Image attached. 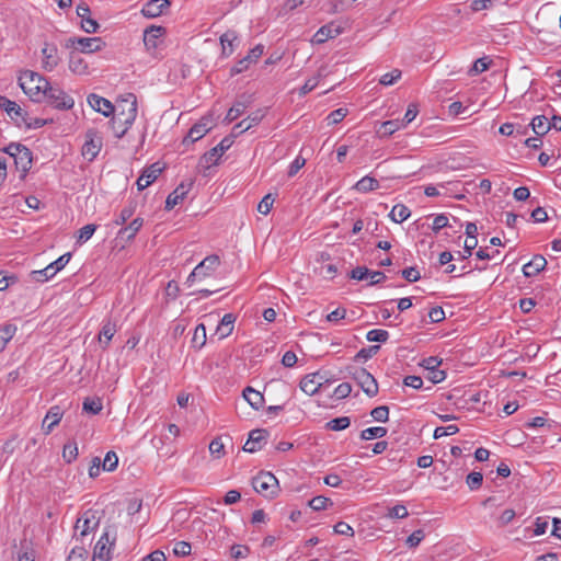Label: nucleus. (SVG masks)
Instances as JSON below:
<instances>
[{
	"label": "nucleus",
	"mask_w": 561,
	"mask_h": 561,
	"mask_svg": "<svg viewBox=\"0 0 561 561\" xmlns=\"http://www.w3.org/2000/svg\"><path fill=\"white\" fill-rule=\"evenodd\" d=\"M210 127L208 126L207 119H202L199 123L193 125L187 134V136L184 138L183 142H195L203 138L208 131Z\"/></svg>",
	"instance_id": "nucleus-25"
},
{
	"label": "nucleus",
	"mask_w": 561,
	"mask_h": 561,
	"mask_svg": "<svg viewBox=\"0 0 561 561\" xmlns=\"http://www.w3.org/2000/svg\"><path fill=\"white\" fill-rule=\"evenodd\" d=\"M162 171L163 167H161L159 162H154L150 167L146 168L141 175L137 179L136 184L138 191H144L147 188L158 179Z\"/></svg>",
	"instance_id": "nucleus-11"
},
{
	"label": "nucleus",
	"mask_w": 561,
	"mask_h": 561,
	"mask_svg": "<svg viewBox=\"0 0 561 561\" xmlns=\"http://www.w3.org/2000/svg\"><path fill=\"white\" fill-rule=\"evenodd\" d=\"M547 261L542 255H535L528 263L523 266V273L526 277L536 276L545 268Z\"/></svg>",
	"instance_id": "nucleus-26"
},
{
	"label": "nucleus",
	"mask_w": 561,
	"mask_h": 561,
	"mask_svg": "<svg viewBox=\"0 0 561 561\" xmlns=\"http://www.w3.org/2000/svg\"><path fill=\"white\" fill-rule=\"evenodd\" d=\"M144 225V219L140 217L135 218L128 226L122 228L118 233L117 238L124 239L126 241H130L135 238L137 232L140 230V228Z\"/></svg>",
	"instance_id": "nucleus-28"
},
{
	"label": "nucleus",
	"mask_w": 561,
	"mask_h": 561,
	"mask_svg": "<svg viewBox=\"0 0 561 561\" xmlns=\"http://www.w3.org/2000/svg\"><path fill=\"white\" fill-rule=\"evenodd\" d=\"M79 46L78 53L92 54L101 50L105 43L100 37H71L67 46Z\"/></svg>",
	"instance_id": "nucleus-8"
},
{
	"label": "nucleus",
	"mask_w": 561,
	"mask_h": 561,
	"mask_svg": "<svg viewBox=\"0 0 561 561\" xmlns=\"http://www.w3.org/2000/svg\"><path fill=\"white\" fill-rule=\"evenodd\" d=\"M88 103L94 111L103 114L106 117L114 114V105L107 99L95 93H91L88 96Z\"/></svg>",
	"instance_id": "nucleus-15"
},
{
	"label": "nucleus",
	"mask_w": 561,
	"mask_h": 561,
	"mask_svg": "<svg viewBox=\"0 0 561 561\" xmlns=\"http://www.w3.org/2000/svg\"><path fill=\"white\" fill-rule=\"evenodd\" d=\"M327 75H328V72H327L325 67L319 68L318 72L314 77L306 80L305 84L299 90V95L304 96V95L308 94L309 92H311L313 89H316V87L319 84L320 80L322 78H324Z\"/></svg>",
	"instance_id": "nucleus-30"
},
{
	"label": "nucleus",
	"mask_w": 561,
	"mask_h": 561,
	"mask_svg": "<svg viewBox=\"0 0 561 561\" xmlns=\"http://www.w3.org/2000/svg\"><path fill=\"white\" fill-rule=\"evenodd\" d=\"M234 321H236V318L232 313H226L221 318V320L217 327V332L220 334L221 337H226L231 334V332L233 330Z\"/></svg>",
	"instance_id": "nucleus-33"
},
{
	"label": "nucleus",
	"mask_w": 561,
	"mask_h": 561,
	"mask_svg": "<svg viewBox=\"0 0 561 561\" xmlns=\"http://www.w3.org/2000/svg\"><path fill=\"white\" fill-rule=\"evenodd\" d=\"M351 420L348 416L335 417L327 423V428L331 431H342L350 426Z\"/></svg>",
	"instance_id": "nucleus-42"
},
{
	"label": "nucleus",
	"mask_w": 561,
	"mask_h": 561,
	"mask_svg": "<svg viewBox=\"0 0 561 561\" xmlns=\"http://www.w3.org/2000/svg\"><path fill=\"white\" fill-rule=\"evenodd\" d=\"M99 522L95 519V515L92 511H87L82 514L81 517H79L77 519V523H76V526H75V529L76 531L80 530V536L81 537H84L87 536L90 531H92L93 529H95V527L98 526Z\"/></svg>",
	"instance_id": "nucleus-17"
},
{
	"label": "nucleus",
	"mask_w": 561,
	"mask_h": 561,
	"mask_svg": "<svg viewBox=\"0 0 561 561\" xmlns=\"http://www.w3.org/2000/svg\"><path fill=\"white\" fill-rule=\"evenodd\" d=\"M267 108H259L252 112L247 118H244L249 125V127H253L259 125L262 119L266 116Z\"/></svg>",
	"instance_id": "nucleus-51"
},
{
	"label": "nucleus",
	"mask_w": 561,
	"mask_h": 561,
	"mask_svg": "<svg viewBox=\"0 0 561 561\" xmlns=\"http://www.w3.org/2000/svg\"><path fill=\"white\" fill-rule=\"evenodd\" d=\"M42 68L45 71L50 72L59 65L60 58L56 45L46 43L42 48Z\"/></svg>",
	"instance_id": "nucleus-10"
},
{
	"label": "nucleus",
	"mask_w": 561,
	"mask_h": 561,
	"mask_svg": "<svg viewBox=\"0 0 561 561\" xmlns=\"http://www.w3.org/2000/svg\"><path fill=\"white\" fill-rule=\"evenodd\" d=\"M191 550H192V547H191L190 542H187V541H178L174 545L173 553L176 557H187V556L191 554Z\"/></svg>",
	"instance_id": "nucleus-58"
},
{
	"label": "nucleus",
	"mask_w": 561,
	"mask_h": 561,
	"mask_svg": "<svg viewBox=\"0 0 561 561\" xmlns=\"http://www.w3.org/2000/svg\"><path fill=\"white\" fill-rule=\"evenodd\" d=\"M268 432L264 428L253 430L249 434V438L243 445V450L247 453H255L261 450L266 444Z\"/></svg>",
	"instance_id": "nucleus-9"
},
{
	"label": "nucleus",
	"mask_w": 561,
	"mask_h": 561,
	"mask_svg": "<svg viewBox=\"0 0 561 561\" xmlns=\"http://www.w3.org/2000/svg\"><path fill=\"white\" fill-rule=\"evenodd\" d=\"M191 186H192V183H190L187 185L184 183H181L172 193H170L165 201V209L171 210L176 205L182 203L183 199L185 198L186 194L188 193Z\"/></svg>",
	"instance_id": "nucleus-21"
},
{
	"label": "nucleus",
	"mask_w": 561,
	"mask_h": 561,
	"mask_svg": "<svg viewBox=\"0 0 561 561\" xmlns=\"http://www.w3.org/2000/svg\"><path fill=\"white\" fill-rule=\"evenodd\" d=\"M459 432V427L455 424H450L448 426H439L434 431V438L438 439L444 436L454 435Z\"/></svg>",
	"instance_id": "nucleus-55"
},
{
	"label": "nucleus",
	"mask_w": 561,
	"mask_h": 561,
	"mask_svg": "<svg viewBox=\"0 0 561 561\" xmlns=\"http://www.w3.org/2000/svg\"><path fill=\"white\" fill-rule=\"evenodd\" d=\"M165 34L163 26L150 25L144 32V43L148 49L158 47L159 39Z\"/></svg>",
	"instance_id": "nucleus-20"
},
{
	"label": "nucleus",
	"mask_w": 561,
	"mask_h": 561,
	"mask_svg": "<svg viewBox=\"0 0 561 561\" xmlns=\"http://www.w3.org/2000/svg\"><path fill=\"white\" fill-rule=\"evenodd\" d=\"M250 105V101H236L233 103V105L229 108L226 117H225V122L226 123H232L233 121H236L238 117H240L242 114H244V112L247 111V108L249 107Z\"/></svg>",
	"instance_id": "nucleus-31"
},
{
	"label": "nucleus",
	"mask_w": 561,
	"mask_h": 561,
	"mask_svg": "<svg viewBox=\"0 0 561 561\" xmlns=\"http://www.w3.org/2000/svg\"><path fill=\"white\" fill-rule=\"evenodd\" d=\"M273 204H274V198H273L272 194H267L259 203L257 211L263 215H267L271 211Z\"/></svg>",
	"instance_id": "nucleus-57"
},
{
	"label": "nucleus",
	"mask_w": 561,
	"mask_h": 561,
	"mask_svg": "<svg viewBox=\"0 0 561 561\" xmlns=\"http://www.w3.org/2000/svg\"><path fill=\"white\" fill-rule=\"evenodd\" d=\"M531 127L537 136H543L550 130L549 121L545 115L535 116L531 121Z\"/></svg>",
	"instance_id": "nucleus-36"
},
{
	"label": "nucleus",
	"mask_w": 561,
	"mask_h": 561,
	"mask_svg": "<svg viewBox=\"0 0 561 561\" xmlns=\"http://www.w3.org/2000/svg\"><path fill=\"white\" fill-rule=\"evenodd\" d=\"M352 391V386L351 383L348 382H342L340 383L335 389H334V392H333V396L341 400V399H345L350 396Z\"/></svg>",
	"instance_id": "nucleus-61"
},
{
	"label": "nucleus",
	"mask_w": 561,
	"mask_h": 561,
	"mask_svg": "<svg viewBox=\"0 0 561 561\" xmlns=\"http://www.w3.org/2000/svg\"><path fill=\"white\" fill-rule=\"evenodd\" d=\"M379 188V182L369 175H366L362 178L359 181L356 182L354 185V190L360 193H368L371 191H376Z\"/></svg>",
	"instance_id": "nucleus-32"
},
{
	"label": "nucleus",
	"mask_w": 561,
	"mask_h": 561,
	"mask_svg": "<svg viewBox=\"0 0 561 561\" xmlns=\"http://www.w3.org/2000/svg\"><path fill=\"white\" fill-rule=\"evenodd\" d=\"M220 265V259L216 254L206 256L199 262L186 278L185 284L192 286L197 280H203L209 277Z\"/></svg>",
	"instance_id": "nucleus-2"
},
{
	"label": "nucleus",
	"mask_w": 561,
	"mask_h": 561,
	"mask_svg": "<svg viewBox=\"0 0 561 561\" xmlns=\"http://www.w3.org/2000/svg\"><path fill=\"white\" fill-rule=\"evenodd\" d=\"M308 505L313 511H321V510L327 508L328 505H333V503H332V501L329 497H325V496H322V495H318V496H314L313 499H311L308 502Z\"/></svg>",
	"instance_id": "nucleus-48"
},
{
	"label": "nucleus",
	"mask_w": 561,
	"mask_h": 561,
	"mask_svg": "<svg viewBox=\"0 0 561 561\" xmlns=\"http://www.w3.org/2000/svg\"><path fill=\"white\" fill-rule=\"evenodd\" d=\"M44 99H46L49 105L59 111L71 110L75 105V100L71 95H69L62 89L51 85L50 83L46 90Z\"/></svg>",
	"instance_id": "nucleus-3"
},
{
	"label": "nucleus",
	"mask_w": 561,
	"mask_h": 561,
	"mask_svg": "<svg viewBox=\"0 0 561 561\" xmlns=\"http://www.w3.org/2000/svg\"><path fill=\"white\" fill-rule=\"evenodd\" d=\"M346 115H347V110L340 107L337 110L332 111L328 115L327 119H328L329 124H337V123L342 122Z\"/></svg>",
	"instance_id": "nucleus-63"
},
{
	"label": "nucleus",
	"mask_w": 561,
	"mask_h": 561,
	"mask_svg": "<svg viewBox=\"0 0 561 561\" xmlns=\"http://www.w3.org/2000/svg\"><path fill=\"white\" fill-rule=\"evenodd\" d=\"M102 408H103V405L99 398L98 399L87 398L83 401V405H82L83 411L91 413V414L100 413Z\"/></svg>",
	"instance_id": "nucleus-43"
},
{
	"label": "nucleus",
	"mask_w": 561,
	"mask_h": 561,
	"mask_svg": "<svg viewBox=\"0 0 561 561\" xmlns=\"http://www.w3.org/2000/svg\"><path fill=\"white\" fill-rule=\"evenodd\" d=\"M193 346L197 348H202L206 343V328L204 324H198L195 328L193 339H192Z\"/></svg>",
	"instance_id": "nucleus-41"
},
{
	"label": "nucleus",
	"mask_w": 561,
	"mask_h": 561,
	"mask_svg": "<svg viewBox=\"0 0 561 561\" xmlns=\"http://www.w3.org/2000/svg\"><path fill=\"white\" fill-rule=\"evenodd\" d=\"M323 377L320 373L309 374L305 376L300 381V389L308 396H313L319 391Z\"/></svg>",
	"instance_id": "nucleus-19"
},
{
	"label": "nucleus",
	"mask_w": 561,
	"mask_h": 561,
	"mask_svg": "<svg viewBox=\"0 0 561 561\" xmlns=\"http://www.w3.org/2000/svg\"><path fill=\"white\" fill-rule=\"evenodd\" d=\"M232 137L227 136L222 138L216 147L211 148L201 157L198 165L204 169L203 173L205 175L206 170H208L211 165H216L218 160L232 146Z\"/></svg>",
	"instance_id": "nucleus-4"
},
{
	"label": "nucleus",
	"mask_w": 561,
	"mask_h": 561,
	"mask_svg": "<svg viewBox=\"0 0 561 561\" xmlns=\"http://www.w3.org/2000/svg\"><path fill=\"white\" fill-rule=\"evenodd\" d=\"M353 379L368 397L373 398L378 393L377 380L365 368H356L353 373Z\"/></svg>",
	"instance_id": "nucleus-7"
},
{
	"label": "nucleus",
	"mask_w": 561,
	"mask_h": 561,
	"mask_svg": "<svg viewBox=\"0 0 561 561\" xmlns=\"http://www.w3.org/2000/svg\"><path fill=\"white\" fill-rule=\"evenodd\" d=\"M129 98L131 101L124 100L128 103V108L126 111L122 110L112 121L113 124L122 123L124 125L122 130L117 133V138H122L126 134L137 117V99L134 94H129Z\"/></svg>",
	"instance_id": "nucleus-6"
},
{
	"label": "nucleus",
	"mask_w": 561,
	"mask_h": 561,
	"mask_svg": "<svg viewBox=\"0 0 561 561\" xmlns=\"http://www.w3.org/2000/svg\"><path fill=\"white\" fill-rule=\"evenodd\" d=\"M68 67L75 75L83 76L89 73V65L78 51H71L69 54Z\"/></svg>",
	"instance_id": "nucleus-22"
},
{
	"label": "nucleus",
	"mask_w": 561,
	"mask_h": 561,
	"mask_svg": "<svg viewBox=\"0 0 561 561\" xmlns=\"http://www.w3.org/2000/svg\"><path fill=\"white\" fill-rule=\"evenodd\" d=\"M404 127L400 121H387L383 122L380 128V133L383 136H390L398 129Z\"/></svg>",
	"instance_id": "nucleus-53"
},
{
	"label": "nucleus",
	"mask_w": 561,
	"mask_h": 561,
	"mask_svg": "<svg viewBox=\"0 0 561 561\" xmlns=\"http://www.w3.org/2000/svg\"><path fill=\"white\" fill-rule=\"evenodd\" d=\"M0 108L7 112V114L14 119L18 125L23 124V118L26 117V112L14 101H11L7 96L0 95Z\"/></svg>",
	"instance_id": "nucleus-13"
},
{
	"label": "nucleus",
	"mask_w": 561,
	"mask_h": 561,
	"mask_svg": "<svg viewBox=\"0 0 561 561\" xmlns=\"http://www.w3.org/2000/svg\"><path fill=\"white\" fill-rule=\"evenodd\" d=\"M19 85L32 101L41 102L45 98L49 82L38 72L24 70L19 77Z\"/></svg>",
	"instance_id": "nucleus-1"
},
{
	"label": "nucleus",
	"mask_w": 561,
	"mask_h": 561,
	"mask_svg": "<svg viewBox=\"0 0 561 561\" xmlns=\"http://www.w3.org/2000/svg\"><path fill=\"white\" fill-rule=\"evenodd\" d=\"M243 398L254 410H260L263 407V394L251 387H247L243 390Z\"/></svg>",
	"instance_id": "nucleus-29"
},
{
	"label": "nucleus",
	"mask_w": 561,
	"mask_h": 561,
	"mask_svg": "<svg viewBox=\"0 0 561 561\" xmlns=\"http://www.w3.org/2000/svg\"><path fill=\"white\" fill-rule=\"evenodd\" d=\"M515 516H516L515 511L512 508H507V510L503 511L502 514L497 518L499 526L500 527L506 526L515 518Z\"/></svg>",
	"instance_id": "nucleus-64"
},
{
	"label": "nucleus",
	"mask_w": 561,
	"mask_h": 561,
	"mask_svg": "<svg viewBox=\"0 0 561 561\" xmlns=\"http://www.w3.org/2000/svg\"><path fill=\"white\" fill-rule=\"evenodd\" d=\"M253 489L265 497H273L277 493L278 480L266 471L260 472L252 479Z\"/></svg>",
	"instance_id": "nucleus-5"
},
{
	"label": "nucleus",
	"mask_w": 561,
	"mask_h": 561,
	"mask_svg": "<svg viewBox=\"0 0 561 561\" xmlns=\"http://www.w3.org/2000/svg\"><path fill=\"white\" fill-rule=\"evenodd\" d=\"M387 435V428L382 426H374L363 430L360 438L363 440H370L373 438H381Z\"/></svg>",
	"instance_id": "nucleus-38"
},
{
	"label": "nucleus",
	"mask_w": 561,
	"mask_h": 561,
	"mask_svg": "<svg viewBox=\"0 0 561 561\" xmlns=\"http://www.w3.org/2000/svg\"><path fill=\"white\" fill-rule=\"evenodd\" d=\"M238 39L234 31H227L220 36V44L222 46V54L229 56L233 51V42Z\"/></svg>",
	"instance_id": "nucleus-35"
},
{
	"label": "nucleus",
	"mask_w": 561,
	"mask_h": 561,
	"mask_svg": "<svg viewBox=\"0 0 561 561\" xmlns=\"http://www.w3.org/2000/svg\"><path fill=\"white\" fill-rule=\"evenodd\" d=\"M87 137L88 138L82 146V156L89 161H92L99 154L102 142L99 139L95 140L94 138L90 137L89 134Z\"/></svg>",
	"instance_id": "nucleus-27"
},
{
	"label": "nucleus",
	"mask_w": 561,
	"mask_h": 561,
	"mask_svg": "<svg viewBox=\"0 0 561 561\" xmlns=\"http://www.w3.org/2000/svg\"><path fill=\"white\" fill-rule=\"evenodd\" d=\"M136 211V204L134 202H129L119 213V215L115 218L114 225L122 226L124 225Z\"/></svg>",
	"instance_id": "nucleus-39"
},
{
	"label": "nucleus",
	"mask_w": 561,
	"mask_h": 561,
	"mask_svg": "<svg viewBox=\"0 0 561 561\" xmlns=\"http://www.w3.org/2000/svg\"><path fill=\"white\" fill-rule=\"evenodd\" d=\"M118 465V457L114 451H107L102 462V468L105 471H114Z\"/></svg>",
	"instance_id": "nucleus-50"
},
{
	"label": "nucleus",
	"mask_w": 561,
	"mask_h": 561,
	"mask_svg": "<svg viewBox=\"0 0 561 561\" xmlns=\"http://www.w3.org/2000/svg\"><path fill=\"white\" fill-rule=\"evenodd\" d=\"M55 272L50 264H48L45 268L38 271H32L31 276L35 282L44 283L55 276Z\"/></svg>",
	"instance_id": "nucleus-40"
},
{
	"label": "nucleus",
	"mask_w": 561,
	"mask_h": 561,
	"mask_svg": "<svg viewBox=\"0 0 561 561\" xmlns=\"http://www.w3.org/2000/svg\"><path fill=\"white\" fill-rule=\"evenodd\" d=\"M111 548L112 547L95 546L93 552V561H110Z\"/></svg>",
	"instance_id": "nucleus-54"
},
{
	"label": "nucleus",
	"mask_w": 561,
	"mask_h": 561,
	"mask_svg": "<svg viewBox=\"0 0 561 561\" xmlns=\"http://www.w3.org/2000/svg\"><path fill=\"white\" fill-rule=\"evenodd\" d=\"M95 230H96V225H94V224H89V225L83 226L78 231L77 242L80 244L87 242L93 236Z\"/></svg>",
	"instance_id": "nucleus-47"
},
{
	"label": "nucleus",
	"mask_w": 561,
	"mask_h": 561,
	"mask_svg": "<svg viewBox=\"0 0 561 561\" xmlns=\"http://www.w3.org/2000/svg\"><path fill=\"white\" fill-rule=\"evenodd\" d=\"M13 160L16 169L22 173L21 176L24 178L32 165V151L24 146L21 152L15 153Z\"/></svg>",
	"instance_id": "nucleus-23"
},
{
	"label": "nucleus",
	"mask_w": 561,
	"mask_h": 561,
	"mask_svg": "<svg viewBox=\"0 0 561 561\" xmlns=\"http://www.w3.org/2000/svg\"><path fill=\"white\" fill-rule=\"evenodd\" d=\"M483 482V474L478 471L469 473L466 478V483L471 491L480 489Z\"/></svg>",
	"instance_id": "nucleus-44"
},
{
	"label": "nucleus",
	"mask_w": 561,
	"mask_h": 561,
	"mask_svg": "<svg viewBox=\"0 0 561 561\" xmlns=\"http://www.w3.org/2000/svg\"><path fill=\"white\" fill-rule=\"evenodd\" d=\"M14 324H4L0 328V353L5 348L7 344L12 340L16 332Z\"/></svg>",
	"instance_id": "nucleus-37"
},
{
	"label": "nucleus",
	"mask_w": 561,
	"mask_h": 561,
	"mask_svg": "<svg viewBox=\"0 0 561 561\" xmlns=\"http://www.w3.org/2000/svg\"><path fill=\"white\" fill-rule=\"evenodd\" d=\"M425 538V533L423 529H417L413 531L405 540V543L409 548H416L421 541Z\"/></svg>",
	"instance_id": "nucleus-56"
},
{
	"label": "nucleus",
	"mask_w": 561,
	"mask_h": 561,
	"mask_svg": "<svg viewBox=\"0 0 561 561\" xmlns=\"http://www.w3.org/2000/svg\"><path fill=\"white\" fill-rule=\"evenodd\" d=\"M411 216L410 209L403 204H397L392 207L389 217L392 221L401 224Z\"/></svg>",
	"instance_id": "nucleus-34"
},
{
	"label": "nucleus",
	"mask_w": 561,
	"mask_h": 561,
	"mask_svg": "<svg viewBox=\"0 0 561 561\" xmlns=\"http://www.w3.org/2000/svg\"><path fill=\"white\" fill-rule=\"evenodd\" d=\"M117 331L116 323L110 319L104 320L102 328L99 333V341L102 344V348L106 350L110 345L111 340Z\"/></svg>",
	"instance_id": "nucleus-24"
},
{
	"label": "nucleus",
	"mask_w": 561,
	"mask_h": 561,
	"mask_svg": "<svg viewBox=\"0 0 561 561\" xmlns=\"http://www.w3.org/2000/svg\"><path fill=\"white\" fill-rule=\"evenodd\" d=\"M90 8L87 3L81 2L77 5V14L81 19V28L89 34L96 33L100 25L90 16Z\"/></svg>",
	"instance_id": "nucleus-12"
},
{
	"label": "nucleus",
	"mask_w": 561,
	"mask_h": 561,
	"mask_svg": "<svg viewBox=\"0 0 561 561\" xmlns=\"http://www.w3.org/2000/svg\"><path fill=\"white\" fill-rule=\"evenodd\" d=\"M64 416V410L59 405H53L46 413L42 427L45 434H49Z\"/></svg>",
	"instance_id": "nucleus-18"
},
{
	"label": "nucleus",
	"mask_w": 561,
	"mask_h": 561,
	"mask_svg": "<svg viewBox=\"0 0 561 561\" xmlns=\"http://www.w3.org/2000/svg\"><path fill=\"white\" fill-rule=\"evenodd\" d=\"M170 4L169 0H149L144 4L141 14L148 19L158 18L167 8L170 7Z\"/></svg>",
	"instance_id": "nucleus-16"
},
{
	"label": "nucleus",
	"mask_w": 561,
	"mask_h": 561,
	"mask_svg": "<svg viewBox=\"0 0 561 561\" xmlns=\"http://www.w3.org/2000/svg\"><path fill=\"white\" fill-rule=\"evenodd\" d=\"M78 457V447L76 443H68L64 446L62 458L66 462L70 463Z\"/></svg>",
	"instance_id": "nucleus-49"
},
{
	"label": "nucleus",
	"mask_w": 561,
	"mask_h": 561,
	"mask_svg": "<svg viewBox=\"0 0 561 561\" xmlns=\"http://www.w3.org/2000/svg\"><path fill=\"white\" fill-rule=\"evenodd\" d=\"M209 453L213 457L219 459L225 455V444L220 437L214 438L209 444Z\"/></svg>",
	"instance_id": "nucleus-46"
},
{
	"label": "nucleus",
	"mask_w": 561,
	"mask_h": 561,
	"mask_svg": "<svg viewBox=\"0 0 561 561\" xmlns=\"http://www.w3.org/2000/svg\"><path fill=\"white\" fill-rule=\"evenodd\" d=\"M400 78H401V71L399 69H393L392 71L381 76L379 82L382 85H391Z\"/></svg>",
	"instance_id": "nucleus-59"
},
{
	"label": "nucleus",
	"mask_w": 561,
	"mask_h": 561,
	"mask_svg": "<svg viewBox=\"0 0 561 561\" xmlns=\"http://www.w3.org/2000/svg\"><path fill=\"white\" fill-rule=\"evenodd\" d=\"M380 350L379 345H371L368 347L362 348L355 356L356 359H368L376 355L378 351Z\"/></svg>",
	"instance_id": "nucleus-62"
},
{
	"label": "nucleus",
	"mask_w": 561,
	"mask_h": 561,
	"mask_svg": "<svg viewBox=\"0 0 561 561\" xmlns=\"http://www.w3.org/2000/svg\"><path fill=\"white\" fill-rule=\"evenodd\" d=\"M343 28L334 22L321 26L312 37L314 44H323L330 38L339 36Z\"/></svg>",
	"instance_id": "nucleus-14"
},
{
	"label": "nucleus",
	"mask_w": 561,
	"mask_h": 561,
	"mask_svg": "<svg viewBox=\"0 0 561 561\" xmlns=\"http://www.w3.org/2000/svg\"><path fill=\"white\" fill-rule=\"evenodd\" d=\"M371 417L377 422H387L389 419V408L387 405H379L371 410Z\"/></svg>",
	"instance_id": "nucleus-52"
},
{
	"label": "nucleus",
	"mask_w": 561,
	"mask_h": 561,
	"mask_svg": "<svg viewBox=\"0 0 561 561\" xmlns=\"http://www.w3.org/2000/svg\"><path fill=\"white\" fill-rule=\"evenodd\" d=\"M366 339L369 342L385 343L389 339V333L386 330L374 329L367 332Z\"/></svg>",
	"instance_id": "nucleus-45"
},
{
	"label": "nucleus",
	"mask_w": 561,
	"mask_h": 561,
	"mask_svg": "<svg viewBox=\"0 0 561 561\" xmlns=\"http://www.w3.org/2000/svg\"><path fill=\"white\" fill-rule=\"evenodd\" d=\"M88 556V551L83 547H75L68 558L67 561H85Z\"/></svg>",
	"instance_id": "nucleus-60"
}]
</instances>
